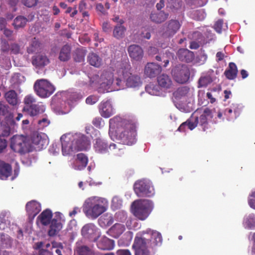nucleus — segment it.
I'll return each mask as SVG.
<instances>
[{
  "label": "nucleus",
  "instance_id": "nucleus-1",
  "mask_svg": "<svg viewBox=\"0 0 255 255\" xmlns=\"http://www.w3.org/2000/svg\"><path fill=\"white\" fill-rule=\"evenodd\" d=\"M109 134L112 140L118 139L123 144L131 145L136 141L135 125L119 116L110 120Z\"/></svg>",
  "mask_w": 255,
  "mask_h": 255
},
{
  "label": "nucleus",
  "instance_id": "nucleus-2",
  "mask_svg": "<svg viewBox=\"0 0 255 255\" xmlns=\"http://www.w3.org/2000/svg\"><path fill=\"white\" fill-rule=\"evenodd\" d=\"M60 140L63 156H72L78 151L87 150L90 147L88 138L80 133L64 134Z\"/></svg>",
  "mask_w": 255,
  "mask_h": 255
},
{
  "label": "nucleus",
  "instance_id": "nucleus-3",
  "mask_svg": "<svg viewBox=\"0 0 255 255\" xmlns=\"http://www.w3.org/2000/svg\"><path fill=\"white\" fill-rule=\"evenodd\" d=\"M114 71L111 68H108L102 71L100 76L96 74L89 77L88 86L92 88L97 89L101 93L117 90L118 87L116 85V78L118 75L117 70L115 74L113 73Z\"/></svg>",
  "mask_w": 255,
  "mask_h": 255
},
{
  "label": "nucleus",
  "instance_id": "nucleus-4",
  "mask_svg": "<svg viewBox=\"0 0 255 255\" xmlns=\"http://www.w3.org/2000/svg\"><path fill=\"white\" fill-rule=\"evenodd\" d=\"M129 70L130 65L127 62L120 63L117 65V90L124 89L125 85L130 88H136L141 85L140 77L137 75H132L129 73Z\"/></svg>",
  "mask_w": 255,
  "mask_h": 255
},
{
  "label": "nucleus",
  "instance_id": "nucleus-5",
  "mask_svg": "<svg viewBox=\"0 0 255 255\" xmlns=\"http://www.w3.org/2000/svg\"><path fill=\"white\" fill-rule=\"evenodd\" d=\"M108 206L109 201L106 198L92 196L85 201L83 212L88 218L95 219L106 212Z\"/></svg>",
  "mask_w": 255,
  "mask_h": 255
},
{
  "label": "nucleus",
  "instance_id": "nucleus-6",
  "mask_svg": "<svg viewBox=\"0 0 255 255\" xmlns=\"http://www.w3.org/2000/svg\"><path fill=\"white\" fill-rule=\"evenodd\" d=\"M194 92L193 88L187 86L178 88L173 93L176 108L183 112L192 111L193 110Z\"/></svg>",
  "mask_w": 255,
  "mask_h": 255
},
{
  "label": "nucleus",
  "instance_id": "nucleus-7",
  "mask_svg": "<svg viewBox=\"0 0 255 255\" xmlns=\"http://www.w3.org/2000/svg\"><path fill=\"white\" fill-rule=\"evenodd\" d=\"M200 111H197L194 112L192 116L185 122L182 123L178 128V130L182 132H185L187 129L193 130L197 126L199 123L202 127L203 129L205 130L207 128L208 121L212 118V115L211 111L208 108H206L201 114L199 118L198 116Z\"/></svg>",
  "mask_w": 255,
  "mask_h": 255
},
{
  "label": "nucleus",
  "instance_id": "nucleus-8",
  "mask_svg": "<svg viewBox=\"0 0 255 255\" xmlns=\"http://www.w3.org/2000/svg\"><path fill=\"white\" fill-rule=\"evenodd\" d=\"M153 208V202L149 200H137L131 205V213L138 220L144 221L149 216Z\"/></svg>",
  "mask_w": 255,
  "mask_h": 255
},
{
  "label": "nucleus",
  "instance_id": "nucleus-9",
  "mask_svg": "<svg viewBox=\"0 0 255 255\" xmlns=\"http://www.w3.org/2000/svg\"><path fill=\"white\" fill-rule=\"evenodd\" d=\"M134 191L138 197H150L155 194L152 182L147 179L136 181L134 184Z\"/></svg>",
  "mask_w": 255,
  "mask_h": 255
},
{
  "label": "nucleus",
  "instance_id": "nucleus-10",
  "mask_svg": "<svg viewBox=\"0 0 255 255\" xmlns=\"http://www.w3.org/2000/svg\"><path fill=\"white\" fill-rule=\"evenodd\" d=\"M34 90L39 97L46 98L50 96L55 91L54 86L47 80H37L34 84Z\"/></svg>",
  "mask_w": 255,
  "mask_h": 255
},
{
  "label": "nucleus",
  "instance_id": "nucleus-11",
  "mask_svg": "<svg viewBox=\"0 0 255 255\" xmlns=\"http://www.w3.org/2000/svg\"><path fill=\"white\" fill-rule=\"evenodd\" d=\"M142 235V233H137L135 237L132 245L135 255H150L149 249L151 247V244L148 239L143 238Z\"/></svg>",
  "mask_w": 255,
  "mask_h": 255
},
{
  "label": "nucleus",
  "instance_id": "nucleus-12",
  "mask_svg": "<svg viewBox=\"0 0 255 255\" xmlns=\"http://www.w3.org/2000/svg\"><path fill=\"white\" fill-rule=\"evenodd\" d=\"M181 26L177 20L171 19L166 22L163 26L159 34L163 38H169L174 35Z\"/></svg>",
  "mask_w": 255,
  "mask_h": 255
},
{
  "label": "nucleus",
  "instance_id": "nucleus-13",
  "mask_svg": "<svg viewBox=\"0 0 255 255\" xmlns=\"http://www.w3.org/2000/svg\"><path fill=\"white\" fill-rule=\"evenodd\" d=\"M62 97L67 104L63 111L64 114H67L70 111L71 108L76 104L77 102L82 99V96L77 92H65L62 93Z\"/></svg>",
  "mask_w": 255,
  "mask_h": 255
},
{
  "label": "nucleus",
  "instance_id": "nucleus-14",
  "mask_svg": "<svg viewBox=\"0 0 255 255\" xmlns=\"http://www.w3.org/2000/svg\"><path fill=\"white\" fill-rule=\"evenodd\" d=\"M56 219H53L50 223L48 234L50 237L57 235L63 228V223L65 220L63 215L60 212L55 213Z\"/></svg>",
  "mask_w": 255,
  "mask_h": 255
},
{
  "label": "nucleus",
  "instance_id": "nucleus-15",
  "mask_svg": "<svg viewBox=\"0 0 255 255\" xmlns=\"http://www.w3.org/2000/svg\"><path fill=\"white\" fill-rule=\"evenodd\" d=\"M172 73L175 80L179 83H185L189 79V70L187 66L185 65L175 67L172 71Z\"/></svg>",
  "mask_w": 255,
  "mask_h": 255
},
{
  "label": "nucleus",
  "instance_id": "nucleus-16",
  "mask_svg": "<svg viewBox=\"0 0 255 255\" xmlns=\"http://www.w3.org/2000/svg\"><path fill=\"white\" fill-rule=\"evenodd\" d=\"M31 140L32 146L36 150H40L46 148L49 143L47 135L42 132L34 134Z\"/></svg>",
  "mask_w": 255,
  "mask_h": 255
},
{
  "label": "nucleus",
  "instance_id": "nucleus-17",
  "mask_svg": "<svg viewBox=\"0 0 255 255\" xmlns=\"http://www.w3.org/2000/svg\"><path fill=\"white\" fill-rule=\"evenodd\" d=\"M88 158L82 153L77 154L70 161V166L76 170H81L84 169L87 165Z\"/></svg>",
  "mask_w": 255,
  "mask_h": 255
},
{
  "label": "nucleus",
  "instance_id": "nucleus-18",
  "mask_svg": "<svg viewBox=\"0 0 255 255\" xmlns=\"http://www.w3.org/2000/svg\"><path fill=\"white\" fill-rule=\"evenodd\" d=\"M243 109L241 104L233 103L224 111V116L229 121H234L240 115Z\"/></svg>",
  "mask_w": 255,
  "mask_h": 255
},
{
  "label": "nucleus",
  "instance_id": "nucleus-19",
  "mask_svg": "<svg viewBox=\"0 0 255 255\" xmlns=\"http://www.w3.org/2000/svg\"><path fill=\"white\" fill-rule=\"evenodd\" d=\"M99 111L101 116L105 118H108L115 113V110L110 100L102 101L99 106Z\"/></svg>",
  "mask_w": 255,
  "mask_h": 255
},
{
  "label": "nucleus",
  "instance_id": "nucleus-20",
  "mask_svg": "<svg viewBox=\"0 0 255 255\" xmlns=\"http://www.w3.org/2000/svg\"><path fill=\"white\" fill-rule=\"evenodd\" d=\"M41 210L40 204L35 200L29 201L26 205V210L29 219H33Z\"/></svg>",
  "mask_w": 255,
  "mask_h": 255
},
{
  "label": "nucleus",
  "instance_id": "nucleus-21",
  "mask_svg": "<svg viewBox=\"0 0 255 255\" xmlns=\"http://www.w3.org/2000/svg\"><path fill=\"white\" fill-rule=\"evenodd\" d=\"M94 149L97 153L105 154L109 152V145L104 139L98 137L95 139Z\"/></svg>",
  "mask_w": 255,
  "mask_h": 255
},
{
  "label": "nucleus",
  "instance_id": "nucleus-22",
  "mask_svg": "<svg viewBox=\"0 0 255 255\" xmlns=\"http://www.w3.org/2000/svg\"><path fill=\"white\" fill-rule=\"evenodd\" d=\"M138 233H141L143 234L142 237L145 239L148 237L154 240L153 244L154 245L158 246L160 245L162 242V238L161 234L154 230H152L150 229H147L145 231L139 232Z\"/></svg>",
  "mask_w": 255,
  "mask_h": 255
},
{
  "label": "nucleus",
  "instance_id": "nucleus-23",
  "mask_svg": "<svg viewBox=\"0 0 255 255\" xmlns=\"http://www.w3.org/2000/svg\"><path fill=\"white\" fill-rule=\"evenodd\" d=\"M128 51L130 57L134 61H140L143 56V51L139 45H131L128 47Z\"/></svg>",
  "mask_w": 255,
  "mask_h": 255
},
{
  "label": "nucleus",
  "instance_id": "nucleus-24",
  "mask_svg": "<svg viewBox=\"0 0 255 255\" xmlns=\"http://www.w3.org/2000/svg\"><path fill=\"white\" fill-rule=\"evenodd\" d=\"M214 78V72L213 70L203 73L198 81V87H206L211 83Z\"/></svg>",
  "mask_w": 255,
  "mask_h": 255
},
{
  "label": "nucleus",
  "instance_id": "nucleus-25",
  "mask_svg": "<svg viewBox=\"0 0 255 255\" xmlns=\"http://www.w3.org/2000/svg\"><path fill=\"white\" fill-rule=\"evenodd\" d=\"M157 82L161 90H167L172 88V81L166 74H162L157 77Z\"/></svg>",
  "mask_w": 255,
  "mask_h": 255
},
{
  "label": "nucleus",
  "instance_id": "nucleus-26",
  "mask_svg": "<svg viewBox=\"0 0 255 255\" xmlns=\"http://www.w3.org/2000/svg\"><path fill=\"white\" fill-rule=\"evenodd\" d=\"M97 247L102 250H112L114 248V240L104 236L100 238L97 242Z\"/></svg>",
  "mask_w": 255,
  "mask_h": 255
},
{
  "label": "nucleus",
  "instance_id": "nucleus-27",
  "mask_svg": "<svg viewBox=\"0 0 255 255\" xmlns=\"http://www.w3.org/2000/svg\"><path fill=\"white\" fill-rule=\"evenodd\" d=\"M17 143L19 146L18 152L20 153H24L26 152H29L33 147L30 144L27 139L23 136H17Z\"/></svg>",
  "mask_w": 255,
  "mask_h": 255
},
{
  "label": "nucleus",
  "instance_id": "nucleus-28",
  "mask_svg": "<svg viewBox=\"0 0 255 255\" xmlns=\"http://www.w3.org/2000/svg\"><path fill=\"white\" fill-rule=\"evenodd\" d=\"M161 71V66L154 63H148L145 67L144 73L149 77H155Z\"/></svg>",
  "mask_w": 255,
  "mask_h": 255
},
{
  "label": "nucleus",
  "instance_id": "nucleus-29",
  "mask_svg": "<svg viewBox=\"0 0 255 255\" xmlns=\"http://www.w3.org/2000/svg\"><path fill=\"white\" fill-rule=\"evenodd\" d=\"M126 230L125 226L120 223H116L108 231L107 233L110 236L119 238Z\"/></svg>",
  "mask_w": 255,
  "mask_h": 255
},
{
  "label": "nucleus",
  "instance_id": "nucleus-30",
  "mask_svg": "<svg viewBox=\"0 0 255 255\" xmlns=\"http://www.w3.org/2000/svg\"><path fill=\"white\" fill-rule=\"evenodd\" d=\"M23 110L26 111L30 116L33 117L43 113L45 111V108L44 105L38 103L32 104L28 108L24 107Z\"/></svg>",
  "mask_w": 255,
  "mask_h": 255
},
{
  "label": "nucleus",
  "instance_id": "nucleus-31",
  "mask_svg": "<svg viewBox=\"0 0 255 255\" xmlns=\"http://www.w3.org/2000/svg\"><path fill=\"white\" fill-rule=\"evenodd\" d=\"M12 174V167L10 164L0 160V179H6Z\"/></svg>",
  "mask_w": 255,
  "mask_h": 255
},
{
  "label": "nucleus",
  "instance_id": "nucleus-32",
  "mask_svg": "<svg viewBox=\"0 0 255 255\" xmlns=\"http://www.w3.org/2000/svg\"><path fill=\"white\" fill-rule=\"evenodd\" d=\"M49 63V59L45 55L42 54H38L32 58V64L36 67H43Z\"/></svg>",
  "mask_w": 255,
  "mask_h": 255
},
{
  "label": "nucleus",
  "instance_id": "nucleus-33",
  "mask_svg": "<svg viewBox=\"0 0 255 255\" xmlns=\"http://www.w3.org/2000/svg\"><path fill=\"white\" fill-rule=\"evenodd\" d=\"M168 13L160 11L158 12H152L150 15V18L152 21L156 23H160L165 21L168 17Z\"/></svg>",
  "mask_w": 255,
  "mask_h": 255
},
{
  "label": "nucleus",
  "instance_id": "nucleus-34",
  "mask_svg": "<svg viewBox=\"0 0 255 255\" xmlns=\"http://www.w3.org/2000/svg\"><path fill=\"white\" fill-rule=\"evenodd\" d=\"M52 217V212L46 209L44 210L37 217V221L42 225L46 226L51 222Z\"/></svg>",
  "mask_w": 255,
  "mask_h": 255
},
{
  "label": "nucleus",
  "instance_id": "nucleus-35",
  "mask_svg": "<svg viewBox=\"0 0 255 255\" xmlns=\"http://www.w3.org/2000/svg\"><path fill=\"white\" fill-rule=\"evenodd\" d=\"M98 228L93 223H89L84 225L82 230L81 234L85 238H88L97 232Z\"/></svg>",
  "mask_w": 255,
  "mask_h": 255
},
{
  "label": "nucleus",
  "instance_id": "nucleus-36",
  "mask_svg": "<svg viewBox=\"0 0 255 255\" xmlns=\"http://www.w3.org/2000/svg\"><path fill=\"white\" fill-rule=\"evenodd\" d=\"M179 60L186 62H191L193 58V53L186 49H179L177 53Z\"/></svg>",
  "mask_w": 255,
  "mask_h": 255
},
{
  "label": "nucleus",
  "instance_id": "nucleus-37",
  "mask_svg": "<svg viewBox=\"0 0 255 255\" xmlns=\"http://www.w3.org/2000/svg\"><path fill=\"white\" fill-rule=\"evenodd\" d=\"M243 225L246 229H255V215L250 214L245 216L243 220Z\"/></svg>",
  "mask_w": 255,
  "mask_h": 255
},
{
  "label": "nucleus",
  "instance_id": "nucleus-38",
  "mask_svg": "<svg viewBox=\"0 0 255 255\" xmlns=\"http://www.w3.org/2000/svg\"><path fill=\"white\" fill-rule=\"evenodd\" d=\"M238 69L236 65L234 63H230L229 67L225 70V75L230 80L234 79L237 75Z\"/></svg>",
  "mask_w": 255,
  "mask_h": 255
},
{
  "label": "nucleus",
  "instance_id": "nucleus-39",
  "mask_svg": "<svg viewBox=\"0 0 255 255\" xmlns=\"http://www.w3.org/2000/svg\"><path fill=\"white\" fill-rule=\"evenodd\" d=\"M145 91L149 94L153 96H160L162 95L161 89L159 86L154 83H149L145 87Z\"/></svg>",
  "mask_w": 255,
  "mask_h": 255
},
{
  "label": "nucleus",
  "instance_id": "nucleus-40",
  "mask_svg": "<svg viewBox=\"0 0 255 255\" xmlns=\"http://www.w3.org/2000/svg\"><path fill=\"white\" fill-rule=\"evenodd\" d=\"M114 218L111 215L107 214L100 218L99 223L100 226L105 228L112 225L114 223Z\"/></svg>",
  "mask_w": 255,
  "mask_h": 255
},
{
  "label": "nucleus",
  "instance_id": "nucleus-41",
  "mask_svg": "<svg viewBox=\"0 0 255 255\" xmlns=\"http://www.w3.org/2000/svg\"><path fill=\"white\" fill-rule=\"evenodd\" d=\"M0 247L3 248H10L12 246V240L11 238L4 234L0 235Z\"/></svg>",
  "mask_w": 255,
  "mask_h": 255
},
{
  "label": "nucleus",
  "instance_id": "nucleus-42",
  "mask_svg": "<svg viewBox=\"0 0 255 255\" xmlns=\"http://www.w3.org/2000/svg\"><path fill=\"white\" fill-rule=\"evenodd\" d=\"M70 47L68 45H64L60 52L59 58L61 61H67L70 57Z\"/></svg>",
  "mask_w": 255,
  "mask_h": 255
},
{
  "label": "nucleus",
  "instance_id": "nucleus-43",
  "mask_svg": "<svg viewBox=\"0 0 255 255\" xmlns=\"http://www.w3.org/2000/svg\"><path fill=\"white\" fill-rule=\"evenodd\" d=\"M88 61L90 65L96 67H100L102 62V59L96 54L92 53L88 56Z\"/></svg>",
  "mask_w": 255,
  "mask_h": 255
},
{
  "label": "nucleus",
  "instance_id": "nucleus-44",
  "mask_svg": "<svg viewBox=\"0 0 255 255\" xmlns=\"http://www.w3.org/2000/svg\"><path fill=\"white\" fill-rule=\"evenodd\" d=\"M126 28L122 25H116L113 30V35L117 39H121L125 36Z\"/></svg>",
  "mask_w": 255,
  "mask_h": 255
},
{
  "label": "nucleus",
  "instance_id": "nucleus-45",
  "mask_svg": "<svg viewBox=\"0 0 255 255\" xmlns=\"http://www.w3.org/2000/svg\"><path fill=\"white\" fill-rule=\"evenodd\" d=\"M32 224L29 222H26L23 225V231L22 229H19L17 232V239H21L23 236V232L30 234L31 231Z\"/></svg>",
  "mask_w": 255,
  "mask_h": 255
},
{
  "label": "nucleus",
  "instance_id": "nucleus-46",
  "mask_svg": "<svg viewBox=\"0 0 255 255\" xmlns=\"http://www.w3.org/2000/svg\"><path fill=\"white\" fill-rule=\"evenodd\" d=\"M109 150L111 151L114 155L117 156H121L124 153L123 149L122 148V145L120 143L110 144L109 145Z\"/></svg>",
  "mask_w": 255,
  "mask_h": 255
},
{
  "label": "nucleus",
  "instance_id": "nucleus-47",
  "mask_svg": "<svg viewBox=\"0 0 255 255\" xmlns=\"http://www.w3.org/2000/svg\"><path fill=\"white\" fill-rule=\"evenodd\" d=\"M128 217V213L124 210L117 212L114 215V219L117 222L125 223Z\"/></svg>",
  "mask_w": 255,
  "mask_h": 255
},
{
  "label": "nucleus",
  "instance_id": "nucleus-48",
  "mask_svg": "<svg viewBox=\"0 0 255 255\" xmlns=\"http://www.w3.org/2000/svg\"><path fill=\"white\" fill-rule=\"evenodd\" d=\"M6 101L10 105H16V92L14 90H10L5 94Z\"/></svg>",
  "mask_w": 255,
  "mask_h": 255
},
{
  "label": "nucleus",
  "instance_id": "nucleus-49",
  "mask_svg": "<svg viewBox=\"0 0 255 255\" xmlns=\"http://www.w3.org/2000/svg\"><path fill=\"white\" fill-rule=\"evenodd\" d=\"M125 223L127 228L129 230H135L139 228L138 223L136 220L132 218L131 216H128Z\"/></svg>",
  "mask_w": 255,
  "mask_h": 255
},
{
  "label": "nucleus",
  "instance_id": "nucleus-50",
  "mask_svg": "<svg viewBox=\"0 0 255 255\" xmlns=\"http://www.w3.org/2000/svg\"><path fill=\"white\" fill-rule=\"evenodd\" d=\"M76 251L78 255H93L92 251L85 246L77 247Z\"/></svg>",
  "mask_w": 255,
  "mask_h": 255
},
{
  "label": "nucleus",
  "instance_id": "nucleus-51",
  "mask_svg": "<svg viewBox=\"0 0 255 255\" xmlns=\"http://www.w3.org/2000/svg\"><path fill=\"white\" fill-rule=\"evenodd\" d=\"M123 201L122 199L118 196H115L112 198L111 201V208L113 210H115L120 208L122 206Z\"/></svg>",
  "mask_w": 255,
  "mask_h": 255
},
{
  "label": "nucleus",
  "instance_id": "nucleus-52",
  "mask_svg": "<svg viewBox=\"0 0 255 255\" xmlns=\"http://www.w3.org/2000/svg\"><path fill=\"white\" fill-rule=\"evenodd\" d=\"M40 46V43L36 38H34L31 43L30 46L28 48L27 51L28 53H33L38 50Z\"/></svg>",
  "mask_w": 255,
  "mask_h": 255
},
{
  "label": "nucleus",
  "instance_id": "nucleus-53",
  "mask_svg": "<svg viewBox=\"0 0 255 255\" xmlns=\"http://www.w3.org/2000/svg\"><path fill=\"white\" fill-rule=\"evenodd\" d=\"M36 102V99L34 97L31 95H28L25 97L24 99V103L26 105L24 107L28 108L30 105L34 104Z\"/></svg>",
  "mask_w": 255,
  "mask_h": 255
},
{
  "label": "nucleus",
  "instance_id": "nucleus-54",
  "mask_svg": "<svg viewBox=\"0 0 255 255\" xmlns=\"http://www.w3.org/2000/svg\"><path fill=\"white\" fill-rule=\"evenodd\" d=\"M170 57H172V54L170 53H167L166 52V56L163 55L162 57L159 55H157L155 57L157 61H161L162 60H163V62L164 63V64L163 65L164 67H166L169 63V58Z\"/></svg>",
  "mask_w": 255,
  "mask_h": 255
},
{
  "label": "nucleus",
  "instance_id": "nucleus-55",
  "mask_svg": "<svg viewBox=\"0 0 255 255\" xmlns=\"http://www.w3.org/2000/svg\"><path fill=\"white\" fill-rule=\"evenodd\" d=\"M50 122L47 117H43L42 119L39 120L38 122V127L39 129H43L45 127H47Z\"/></svg>",
  "mask_w": 255,
  "mask_h": 255
},
{
  "label": "nucleus",
  "instance_id": "nucleus-56",
  "mask_svg": "<svg viewBox=\"0 0 255 255\" xmlns=\"http://www.w3.org/2000/svg\"><path fill=\"white\" fill-rule=\"evenodd\" d=\"M93 124L98 128H101L104 125V120L100 117H97L93 119L92 122Z\"/></svg>",
  "mask_w": 255,
  "mask_h": 255
},
{
  "label": "nucleus",
  "instance_id": "nucleus-57",
  "mask_svg": "<svg viewBox=\"0 0 255 255\" xmlns=\"http://www.w3.org/2000/svg\"><path fill=\"white\" fill-rule=\"evenodd\" d=\"M99 100V97L96 95H91L86 99V103L88 105H92L96 103Z\"/></svg>",
  "mask_w": 255,
  "mask_h": 255
},
{
  "label": "nucleus",
  "instance_id": "nucleus-58",
  "mask_svg": "<svg viewBox=\"0 0 255 255\" xmlns=\"http://www.w3.org/2000/svg\"><path fill=\"white\" fill-rule=\"evenodd\" d=\"M77 229V221L75 219L71 220L68 224L67 230L73 232Z\"/></svg>",
  "mask_w": 255,
  "mask_h": 255
},
{
  "label": "nucleus",
  "instance_id": "nucleus-59",
  "mask_svg": "<svg viewBox=\"0 0 255 255\" xmlns=\"http://www.w3.org/2000/svg\"><path fill=\"white\" fill-rule=\"evenodd\" d=\"M248 203L251 208L255 209V191L250 194L248 199Z\"/></svg>",
  "mask_w": 255,
  "mask_h": 255
},
{
  "label": "nucleus",
  "instance_id": "nucleus-60",
  "mask_svg": "<svg viewBox=\"0 0 255 255\" xmlns=\"http://www.w3.org/2000/svg\"><path fill=\"white\" fill-rule=\"evenodd\" d=\"M10 222L2 218H0V230H4L10 228Z\"/></svg>",
  "mask_w": 255,
  "mask_h": 255
},
{
  "label": "nucleus",
  "instance_id": "nucleus-61",
  "mask_svg": "<svg viewBox=\"0 0 255 255\" xmlns=\"http://www.w3.org/2000/svg\"><path fill=\"white\" fill-rule=\"evenodd\" d=\"M5 116V123L8 125H13L14 124V121L13 119V114L8 111Z\"/></svg>",
  "mask_w": 255,
  "mask_h": 255
},
{
  "label": "nucleus",
  "instance_id": "nucleus-62",
  "mask_svg": "<svg viewBox=\"0 0 255 255\" xmlns=\"http://www.w3.org/2000/svg\"><path fill=\"white\" fill-rule=\"evenodd\" d=\"M224 29L223 27V20H218L214 25L215 30L219 33L222 32V29Z\"/></svg>",
  "mask_w": 255,
  "mask_h": 255
},
{
  "label": "nucleus",
  "instance_id": "nucleus-63",
  "mask_svg": "<svg viewBox=\"0 0 255 255\" xmlns=\"http://www.w3.org/2000/svg\"><path fill=\"white\" fill-rule=\"evenodd\" d=\"M49 151L52 155H56L59 152V148L56 143H53L52 145L50 146Z\"/></svg>",
  "mask_w": 255,
  "mask_h": 255
},
{
  "label": "nucleus",
  "instance_id": "nucleus-64",
  "mask_svg": "<svg viewBox=\"0 0 255 255\" xmlns=\"http://www.w3.org/2000/svg\"><path fill=\"white\" fill-rule=\"evenodd\" d=\"M27 22V19L23 16H17V27L24 26Z\"/></svg>",
  "mask_w": 255,
  "mask_h": 255
}]
</instances>
